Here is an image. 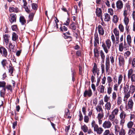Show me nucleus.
I'll list each match as a JSON object with an SVG mask.
<instances>
[{
  "mask_svg": "<svg viewBox=\"0 0 135 135\" xmlns=\"http://www.w3.org/2000/svg\"><path fill=\"white\" fill-rule=\"evenodd\" d=\"M108 86L107 90V93L108 95H110L112 93V85Z\"/></svg>",
  "mask_w": 135,
  "mask_h": 135,
  "instance_id": "50",
  "label": "nucleus"
},
{
  "mask_svg": "<svg viewBox=\"0 0 135 135\" xmlns=\"http://www.w3.org/2000/svg\"><path fill=\"white\" fill-rule=\"evenodd\" d=\"M129 135H135V128L134 127L129 129L128 132Z\"/></svg>",
  "mask_w": 135,
  "mask_h": 135,
  "instance_id": "32",
  "label": "nucleus"
},
{
  "mask_svg": "<svg viewBox=\"0 0 135 135\" xmlns=\"http://www.w3.org/2000/svg\"><path fill=\"white\" fill-rule=\"evenodd\" d=\"M118 28L121 32H123L124 31V27L122 24H120L118 26Z\"/></svg>",
  "mask_w": 135,
  "mask_h": 135,
  "instance_id": "60",
  "label": "nucleus"
},
{
  "mask_svg": "<svg viewBox=\"0 0 135 135\" xmlns=\"http://www.w3.org/2000/svg\"><path fill=\"white\" fill-rule=\"evenodd\" d=\"M6 91V88H3L0 91V96L1 97H3L4 95L5 94V92Z\"/></svg>",
  "mask_w": 135,
  "mask_h": 135,
  "instance_id": "52",
  "label": "nucleus"
},
{
  "mask_svg": "<svg viewBox=\"0 0 135 135\" xmlns=\"http://www.w3.org/2000/svg\"><path fill=\"white\" fill-rule=\"evenodd\" d=\"M104 131L103 128L101 127H98L94 131L97 134L100 135L102 134Z\"/></svg>",
  "mask_w": 135,
  "mask_h": 135,
  "instance_id": "20",
  "label": "nucleus"
},
{
  "mask_svg": "<svg viewBox=\"0 0 135 135\" xmlns=\"http://www.w3.org/2000/svg\"><path fill=\"white\" fill-rule=\"evenodd\" d=\"M99 39L97 33H95L94 34V46L95 47H97L99 44Z\"/></svg>",
  "mask_w": 135,
  "mask_h": 135,
  "instance_id": "6",
  "label": "nucleus"
},
{
  "mask_svg": "<svg viewBox=\"0 0 135 135\" xmlns=\"http://www.w3.org/2000/svg\"><path fill=\"white\" fill-rule=\"evenodd\" d=\"M117 97V95L116 93L115 92H113L112 93V98L113 100H115L116 99Z\"/></svg>",
  "mask_w": 135,
  "mask_h": 135,
  "instance_id": "63",
  "label": "nucleus"
},
{
  "mask_svg": "<svg viewBox=\"0 0 135 135\" xmlns=\"http://www.w3.org/2000/svg\"><path fill=\"white\" fill-rule=\"evenodd\" d=\"M92 95V90L90 88H89L88 90H85L84 93V96L86 97L88 96L89 97H91Z\"/></svg>",
  "mask_w": 135,
  "mask_h": 135,
  "instance_id": "11",
  "label": "nucleus"
},
{
  "mask_svg": "<svg viewBox=\"0 0 135 135\" xmlns=\"http://www.w3.org/2000/svg\"><path fill=\"white\" fill-rule=\"evenodd\" d=\"M114 127L115 133H118L121 129L120 127L118 124H115Z\"/></svg>",
  "mask_w": 135,
  "mask_h": 135,
  "instance_id": "36",
  "label": "nucleus"
},
{
  "mask_svg": "<svg viewBox=\"0 0 135 135\" xmlns=\"http://www.w3.org/2000/svg\"><path fill=\"white\" fill-rule=\"evenodd\" d=\"M94 52V57L98 58L99 57V54L97 47H95Z\"/></svg>",
  "mask_w": 135,
  "mask_h": 135,
  "instance_id": "28",
  "label": "nucleus"
},
{
  "mask_svg": "<svg viewBox=\"0 0 135 135\" xmlns=\"http://www.w3.org/2000/svg\"><path fill=\"white\" fill-rule=\"evenodd\" d=\"M129 87V83H127L126 84H124L123 88L124 92L128 91Z\"/></svg>",
  "mask_w": 135,
  "mask_h": 135,
  "instance_id": "41",
  "label": "nucleus"
},
{
  "mask_svg": "<svg viewBox=\"0 0 135 135\" xmlns=\"http://www.w3.org/2000/svg\"><path fill=\"white\" fill-rule=\"evenodd\" d=\"M91 125L92 127L93 128L94 131L99 127V126L96 122L94 120L92 121Z\"/></svg>",
  "mask_w": 135,
  "mask_h": 135,
  "instance_id": "22",
  "label": "nucleus"
},
{
  "mask_svg": "<svg viewBox=\"0 0 135 135\" xmlns=\"http://www.w3.org/2000/svg\"><path fill=\"white\" fill-rule=\"evenodd\" d=\"M18 36L15 32H13L12 34V40L16 42L18 39Z\"/></svg>",
  "mask_w": 135,
  "mask_h": 135,
  "instance_id": "27",
  "label": "nucleus"
},
{
  "mask_svg": "<svg viewBox=\"0 0 135 135\" xmlns=\"http://www.w3.org/2000/svg\"><path fill=\"white\" fill-rule=\"evenodd\" d=\"M102 47L106 54H107L111 45V42L109 39H107L105 43L103 42H102Z\"/></svg>",
  "mask_w": 135,
  "mask_h": 135,
  "instance_id": "1",
  "label": "nucleus"
},
{
  "mask_svg": "<svg viewBox=\"0 0 135 135\" xmlns=\"http://www.w3.org/2000/svg\"><path fill=\"white\" fill-rule=\"evenodd\" d=\"M129 64H131V67L133 69L135 68V58H133L131 62L129 61Z\"/></svg>",
  "mask_w": 135,
  "mask_h": 135,
  "instance_id": "44",
  "label": "nucleus"
},
{
  "mask_svg": "<svg viewBox=\"0 0 135 135\" xmlns=\"http://www.w3.org/2000/svg\"><path fill=\"white\" fill-rule=\"evenodd\" d=\"M130 7L129 5H127L126 6V8L124 9L123 13L124 17L127 16L128 14L130 11Z\"/></svg>",
  "mask_w": 135,
  "mask_h": 135,
  "instance_id": "13",
  "label": "nucleus"
},
{
  "mask_svg": "<svg viewBox=\"0 0 135 135\" xmlns=\"http://www.w3.org/2000/svg\"><path fill=\"white\" fill-rule=\"evenodd\" d=\"M28 16V18L27 20V22H28L30 21H32L33 20L34 15L35 13V11H33L32 12L29 13Z\"/></svg>",
  "mask_w": 135,
  "mask_h": 135,
  "instance_id": "17",
  "label": "nucleus"
},
{
  "mask_svg": "<svg viewBox=\"0 0 135 135\" xmlns=\"http://www.w3.org/2000/svg\"><path fill=\"white\" fill-rule=\"evenodd\" d=\"M116 5L117 9L120 10L123 8V4L122 1L119 0L116 2Z\"/></svg>",
  "mask_w": 135,
  "mask_h": 135,
  "instance_id": "7",
  "label": "nucleus"
},
{
  "mask_svg": "<svg viewBox=\"0 0 135 135\" xmlns=\"http://www.w3.org/2000/svg\"><path fill=\"white\" fill-rule=\"evenodd\" d=\"M117 105H119L122 104V97L119 96L117 98Z\"/></svg>",
  "mask_w": 135,
  "mask_h": 135,
  "instance_id": "48",
  "label": "nucleus"
},
{
  "mask_svg": "<svg viewBox=\"0 0 135 135\" xmlns=\"http://www.w3.org/2000/svg\"><path fill=\"white\" fill-rule=\"evenodd\" d=\"M133 68H132L129 70L128 73V78L130 76H132L133 74V71L132 69Z\"/></svg>",
  "mask_w": 135,
  "mask_h": 135,
  "instance_id": "47",
  "label": "nucleus"
},
{
  "mask_svg": "<svg viewBox=\"0 0 135 135\" xmlns=\"http://www.w3.org/2000/svg\"><path fill=\"white\" fill-rule=\"evenodd\" d=\"M1 63L4 69H5L6 67H8V63L7 60L5 59H3L2 60Z\"/></svg>",
  "mask_w": 135,
  "mask_h": 135,
  "instance_id": "19",
  "label": "nucleus"
},
{
  "mask_svg": "<svg viewBox=\"0 0 135 135\" xmlns=\"http://www.w3.org/2000/svg\"><path fill=\"white\" fill-rule=\"evenodd\" d=\"M103 99L105 102L106 103L109 102V101L110 100V97L109 96H108L107 94H106L104 97Z\"/></svg>",
  "mask_w": 135,
  "mask_h": 135,
  "instance_id": "40",
  "label": "nucleus"
},
{
  "mask_svg": "<svg viewBox=\"0 0 135 135\" xmlns=\"http://www.w3.org/2000/svg\"><path fill=\"white\" fill-rule=\"evenodd\" d=\"M0 53L2 56L9 59L10 57V53L8 52L7 50L3 46L0 47Z\"/></svg>",
  "mask_w": 135,
  "mask_h": 135,
  "instance_id": "2",
  "label": "nucleus"
},
{
  "mask_svg": "<svg viewBox=\"0 0 135 135\" xmlns=\"http://www.w3.org/2000/svg\"><path fill=\"white\" fill-rule=\"evenodd\" d=\"M119 112V109L118 108H116L114 109L112 111L111 114L114 115L115 116H117Z\"/></svg>",
  "mask_w": 135,
  "mask_h": 135,
  "instance_id": "30",
  "label": "nucleus"
},
{
  "mask_svg": "<svg viewBox=\"0 0 135 135\" xmlns=\"http://www.w3.org/2000/svg\"><path fill=\"white\" fill-rule=\"evenodd\" d=\"M10 22L11 23L16 22V16L14 13L11 14L9 18Z\"/></svg>",
  "mask_w": 135,
  "mask_h": 135,
  "instance_id": "8",
  "label": "nucleus"
},
{
  "mask_svg": "<svg viewBox=\"0 0 135 135\" xmlns=\"http://www.w3.org/2000/svg\"><path fill=\"white\" fill-rule=\"evenodd\" d=\"M95 12L97 16L99 17L101 16L102 17V12L101 9L100 8H97L96 9Z\"/></svg>",
  "mask_w": 135,
  "mask_h": 135,
  "instance_id": "31",
  "label": "nucleus"
},
{
  "mask_svg": "<svg viewBox=\"0 0 135 135\" xmlns=\"http://www.w3.org/2000/svg\"><path fill=\"white\" fill-rule=\"evenodd\" d=\"M105 86L102 85H100L98 87L97 90L100 93L103 94L104 92Z\"/></svg>",
  "mask_w": 135,
  "mask_h": 135,
  "instance_id": "14",
  "label": "nucleus"
},
{
  "mask_svg": "<svg viewBox=\"0 0 135 135\" xmlns=\"http://www.w3.org/2000/svg\"><path fill=\"white\" fill-rule=\"evenodd\" d=\"M26 11L28 13H29L31 12L30 9V7L28 6H26L25 7Z\"/></svg>",
  "mask_w": 135,
  "mask_h": 135,
  "instance_id": "62",
  "label": "nucleus"
},
{
  "mask_svg": "<svg viewBox=\"0 0 135 135\" xmlns=\"http://www.w3.org/2000/svg\"><path fill=\"white\" fill-rule=\"evenodd\" d=\"M119 65L120 66L124 67L125 64V60L123 57L120 56L118 58Z\"/></svg>",
  "mask_w": 135,
  "mask_h": 135,
  "instance_id": "12",
  "label": "nucleus"
},
{
  "mask_svg": "<svg viewBox=\"0 0 135 135\" xmlns=\"http://www.w3.org/2000/svg\"><path fill=\"white\" fill-rule=\"evenodd\" d=\"M126 113L122 110L121 111L119 115V117L120 119V125L123 126L124 124L125 123V118L126 116Z\"/></svg>",
  "mask_w": 135,
  "mask_h": 135,
  "instance_id": "3",
  "label": "nucleus"
},
{
  "mask_svg": "<svg viewBox=\"0 0 135 135\" xmlns=\"http://www.w3.org/2000/svg\"><path fill=\"white\" fill-rule=\"evenodd\" d=\"M81 129L84 133H86L88 131V127L85 124L81 126Z\"/></svg>",
  "mask_w": 135,
  "mask_h": 135,
  "instance_id": "33",
  "label": "nucleus"
},
{
  "mask_svg": "<svg viewBox=\"0 0 135 135\" xmlns=\"http://www.w3.org/2000/svg\"><path fill=\"white\" fill-rule=\"evenodd\" d=\"M104 20L105 21L108 22L110 21V15L107 13H105L104 14Z\"/></svg>",
  "mask_w": 135,
  "mask_h": 135,
  "instance_id": "35",
  "label": "nucleus"
},
{
  "mask_svg": "<svg viewBox=\"0 0 135 135\" xmlns=\"http://www.w3.org/2000/svg\"><path fill=\"white\" fill-rule=\"evenodd\" d=\"M20 21L22 25H23L26 23L25 18L23 16H21L20 18Z\"/></svg>",
  "mask_w": 135,
  "mask_h": 135,
  "instance_id": "39",
  "label": "nucleus"
},
{
  "mask_svg": "<svg viewBox=\"0 0 135 135\" xmlns=\"http://www.w3.org/2000/svg\"><path fill=\"white\" fill-rule=\"evenodd\" d=\"M113 32L115 34V36H119V32L117 30L116 28H114L113 30Z\"/></svg>",
  "mask_w": 135,
  "mask_h": 135,
  "instance_id": "58",
  "label": "nucleus"
},
{
  "mask_svg": "<svg viewBox=\"0 0 135 135\" xmlns=\"http://www.w3.org/2000/svg\"><path fill=\"white\" fill-rule=\"evenodd\" d=\"M124 46V49L126 50H128V48L130 46L128 44L127 42H126L125 40V37H124V43H123Z\"/></svg>",
  "mask_w": 135,
  "mask_h": 135,
  "instance_id": "38",
  "label": "nucleus"
},
{
  "mask_svg": "<svg viewBox=\"0 0 135 135\" xmlns=\"http://www.w3.org/2000/svg\"><path fill=\"white\" fill-rule=\"evenodd\" d=\"M112 126V123L109 120H106L103 123L102 126L104 129L110 128Z\"/></svg>",
  "mask_w": 135,
  "mask_h": 135,
  "instance_id": "5",
  "label": "nucleus"
},
{
  "mask_svg": "<svg viewBox=\"0 0 135 135\" xmlns=\"http://www.w3.org/2000/svg\"><path fill=\"white\" fill-rule=\"evenodd\" d=\"M122 126L120 131L119 132V135H125L126 134L125 131L123 129V126Z\"/></svg>",
  "mask_w": 135,
  "mask_h": 135,
  "instance_id": "51",
  "label": "nucleus"
},
{
  "mask_svg": "<svg viewBox=\"0 0 135 135\" xmlns=\"http://www.w3.org/2000/svg\"><path fill=\"white\" fill-rule=\"evenodd\" d=\"M99 54L101 56V58L102 60V61L103 63L104 62V60L105 58V56L104 53L102 50H100L99 51Z\"/></svg>",
  "mask_w": 135,
  "mask_h": 135,
  "instance_id": "26",
  "label": "nucleus"
},
{
  "mask_svg": "<svg viewBox=\"0 0 135 135\" xmlns=\"http://www.w3.org/2000/svg\"><path fill=\"white\" fill-rule=\"evenodd\" d=\"M127 42L128 43L129 46L130 47H132L131 43L132 41V37L129 34L127 35Z\"/></svg>",
  "mask_w": 135,
  "mask_h": 135,
  "instance_id": "23",
  "label": "nucleus"
},
{
  "mask_svg": "<svg viewBox=\"0 0 135 135\" xmlns=\"http://www.w3.org/2000/svg\"><path fill=\"white\" fill-rule=\"evenodd\" d=\"M98 29L100 35H103L104 33V30L102 26L101 25H99L98 27Z\"/></svg>",
  "mask_w": 135,
  "mask_h": 135,
  "instance_id": "16",
  "label": "nucleus"
},
{
  "mask_svg": "<svg viewBox=\"0 0 135 135\" xmlns=\"http://www.w3.org/2000/svg\"><path fill=\"white\" fill-rule=\"evenodd\" d=\"M119 18L116 15H114L113 16V22L115 23H117L118 22Z\"/></svg>",
  "mask_w": 135,
  "mask_h": 135,
  "instance_id": "46",
  "label": "nucleus"
},
{
  "mask_svg": "<svg viewBox=\"0 0 135 135\" xmlns=\"http://www.w3.org/2000/svg\"><path fill=\"white\" fill-rule=\"evenodd\" d=\"M124 47L123 43L122 42L120 43L119 45V50L120 52H122L123 51Z\"/></svg>",
  "mask_w": 135,
  "mask_h": 135,
  "instance_id": "42",
  "label": "nucleus"
},
{
  "mask_svg": "<svg viewBox=\"0 0 135 135\" xmlns=\"http://www.w3.org/2000/svg\"><path fill=\"white\" fill-rule=\"evenodd\" d=\"M106 78L104 76L101 79V83L102 85H103L105 84L106 81Z\"/></svg>",
  "mask_w": 135,
  "mask_h": 135,
  "instance_id": "56",
  "label": "nucleus"
},
{
  "mask_svg": "<svg viewBox=\"0 0 135 135\" xmlns=\"http://www.w3.org/2000/svg\"><path fill=\"white\" fill-rule=\"evenodd\" d=\"M9 35L8 34H5L3 36V43L4 44L5 43L6 45H7L9 43Z\"/></svg>",
  "mask_w": 135,
  "mask_h": 135,
  "instance_id": "9",
  "label": "nucleus"
},
{
  "mask_svg": "<svg viewBox=\"0 0 135 135\" xmlns=\"http://www.w3.org/2000/svg\"><path fill=\"white\" fill-rule=\"evenodd\" d=\"M9 11L11 12L17 13L18 12L19 10L17 7H11L9 8Z\"/></svg>",
  "mask_w": 135,
  "mask_h": 135,
  "instance_id": "29",
  "label": "nucleus"
},
{
  "mask_svg": "<svg viewBox=\"0 0 135 135\" xmlns=\"http://www.w3.org/2000/svg\"><path fill=\"white\" fill-rule=\"evenodd\" d=\"M134 103L133 100L132 99H129L128 102V109H129L131 110L133 109Z\"/></svg>",
  "mask_w": 135,
  "mask_h": 135,
  "instance_id": "18",
  "label": "nucleus"
},
{
  "mask_svg": "<svg viewBox=\"0 0 135 135\" xmlns=\"http://www.w3.org/2000/svg\"><path fill=\"white\" fill-rule=\"evenodd\" d=\"M129 91L132 94H133L135 91V86L131 84L130 86Z\"/></svg>",
  "mask_w": 135,
  "mask_h": 135,
  "instance_id": "34",
  "label": "nucleus"
},
{
  "mask_svg": "<svg viewBox=\"0 0 135 135\" xmlns=\"http://www.w3.org/2000/svg\"><path fill=\"white\" fill-rule=\"evenodd\" d=\"M124 17V22L126 26H127L129 24V18L127 16Z\"/></svg>",
  "mask_w": 135,
  "mask_h": 135,
  "instance_id": "45",
  "label": "nucleus"
},
{
  "mask_svg": "<svg viewBox=\"0 0 135 135\" xmlns=\"http://www.w3.org/2000/svg\"><path fill=\"white\" fill-rule=\"evenodd\" d=\"M32 9L33 10V11H35L37 9V5L35 3H33L32 4Z\"/></svg>",
  "mask_w": 135,
  "mask_h": 135,
  "instance_id": "57",
  "label": "nucleus"
},
{
  "mask_svg": "<svg viewBox=\"0 0 135 135\" xmlns=\"http://www.w3.org/2000/svg\"><path fill=\"white\" fill-rule=\"evenodd\" d=\"M15 43H12L11 42H10L9 44V47L10 49H11L12 51H14V47H15ZM10 51H11L10 49Z\"/></svg>",
  "mask_w": 135,
  "mask_h": 135,
  "instance_id": "49",
  "label": "nucleus"
},
{
  "mask_svg": "<svg viewBox=\"0 0 135 135\" xmlns=\"http://www.w3.org/2000/svg\"><path fill=\"white\" fill-rule=\"evenodd\" d=\"M112 104L110 102L106 103L104 106L105 110L106 113V115L108 116L109 114L110 111L111 110Z\"/></svg>",
  "mask_w": 135,
  "mask_h": 135,
  "instance_id": "4",
  "label": "nucleus"
},
{
  "mask_svg": "<svg viewBox=\"0 0 135 135\" xmlns=\"http://www.w3.org/2000/svg\"><path fill=\"white\" fill-rule=\"evenodd\" d=\"M128 79H131L132 83L135 82V74H133L132 75L128 78Z\"/></svg>",
  "mask_w": 135,
  "mask_h": 135,
  "instance_id": "54",
  "label": "nucleus"
},
{
  "mask_svg": "<svg viewBox=\"0 0 135 135\" xmlns=\"http://www.w3.org/2000/svg\"><path fill=\"white\" fill-rule=\"evenodd\" d=\"M107 80L108 86L111 85V84L112 85L113 83L112 78L111 76H108L107 77Z\"/></svg>",
  "mask_w": 135,
  "mask_h": 135,
  "instance_id": "24",
  "label": "nucleus"
},
{
  "mask_svg": "<svg viewBox=\"0 0 135 135\" xmlns=\"http://www.w3.org/2000/svg\"><path fill=\"white\" fill-rule=\"evenodd\" d=\"M133 122L130 121L127 124V127L128 128L130 129L132 128V127L133 125H134Z\"/></svg>",
  "mask_w": 135,
  "mask_h": 135,
  "instance_id": "53",
  "label": "nucleus"
},
{
  "mask_svg": "<svg viewBox=\"0 0 135 135\" xmlns=\"http://www.w3.org/2000/svg\"><path fill=\"white\" fill-rule=\"evenodd\" d=\"M104 116V113L103 112H102L98 113L97 118V119H102L103 118Z\"/></svg>",
  "mask_w": 135,
  "mask_h": 135,
  "instance_id": "55",
  "label": "nucleus"
},
{
  "mask_svg": "<svg viewBox=\"0 0 135 135\" xmlns=\"http://www.w3.org/2000/svg\"><path fill=\"white\" fill-rule=\"evenodd\" d=\"M5 88L7 89L8 90H9L10 91L12 92V87L11 85H7L5 87Z\"/></svg>",
  "mask_w": 135,
  "mask_h": 135,
  "instance_id": "61",
  "label": "nucleus"
},
{
  "mask_svg": "<svg viewBox=\"0 0 135 135\" xmlns=\"http://www.w3.org/2000/svg\"><path fill=\"white\" fill-rule=\"evenodd\" d=\"M106 115L107 116H108L109 120L111 122L113 121L115 119V116L112 114H109L108 116H107V115Z\"/></svg>",
  "mask_w": 135,
  "mask_h": 135,
  "instance_id": "37",
  "label": "nucleus"
},
{
  "mask_svg": "<svg viewBox=\"0 0 135 135\" xmlns=\"http://www.w3.org/2000/svg\"><path fill=\"white\" fill-rule=\"evenodd\" d=\"M99 71V69L97 68L96 64L95 63H94L92 71L94 75L95 76L96 72L97 71Z\"/></svg>",
  "mask_w": 135,
  "mask_h": 135,
  "instance_id": "21",
  "label": "nucleus"
},
{
  "mask_svg": "<svg viewBox=\"0 0 135 135\" xmlns=\"http://www.w3.org/2000/svg\"><path fill=\"white\" fill-rule=\"evenodd\" d=\"M110 67L109 56L107 57L105 63V69L106 72H108Z\"/></svg>",
  "mask_w": 135,
  "mask_h": 135,
  "instance_id": "10",
  "label": "nucleus"
},
{
  "mask_svg": "<svg viewBox=\"0 0 135 135\" xmlns=\"http://www.w3.org/2000/svg\"><path fill=\"white\" fill-rule=\"evenodd\" d=\"M123 76L122 74L119 75L118 77V84L120 85L122 81Z\"/></svg>",
  "mask_w": 135,
  "mask_h": 135,
  "instance_id": "43",
  "label": "nucleus"
},
{
  "mask_svg": "<svg viewBox=\"0 0 135 135\" xmlns=\"http://www.w3.org/2000/svg\"><path fill=\"white\" fill-rule=\"evenodd\" d=\"M131 54V52L129 51H127L124 53V56L126 58L129 56Z\"/></svg>",
  "mask_w": 135,
  "mask_h": 135,
  "instance_id": "64",
  "label": "nucleus"
},
{
  "mask_svg": "<svg viewBox=\"0 0 135 135\" xmlns=\"http://www.w3.org/2000/svg\"><path fill=\"white\" fill-rule=\"evenodd\" d=\"M60 31L62 32L63 31H66L67 30L68 28L67 27L65 26H61L60 28Z\"/></svg>",
  "mask_w": 135,
  "mask_h": 135,
  "instance_id": "59",
  "label": "nucleus"
},
{
  "mask_svg": "<svg viewBox=\"0 0 135 135\" xmlns=\"http://www.w3.org/2000/svg\"><path fill=\"white\" fill-rule=\"evenodd\" d=\"M97 112L98 113L103 112V110L102 107L100 105H97L95 108Z\"/></svg>",
  "mask_w": 135,
  "mask_h": 135,
  "instance_id": "25",
  "label": "nucleus"
},
{
  "mask_svg": "<svg viewBox=\"0 0 135 135\" xmlns=\"http://www.w3.org/2000/svg\"><path fill=\"white\" fill-rule=\"evenodd\" d=\"M124 92V97L123 99V101L126 102H127L128 99L130 97V93L129 91H125Z\"/></svg>",
  "mask_w": 135,
  "mask_h": 135,
  "instance_id": "15",
  "label": "nucleus"
}]
</instances>
